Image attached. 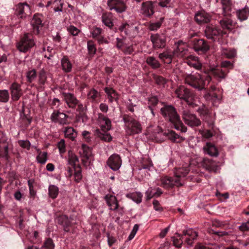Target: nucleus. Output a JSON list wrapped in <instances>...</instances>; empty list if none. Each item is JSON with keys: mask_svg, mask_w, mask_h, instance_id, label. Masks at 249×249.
<instances>
[{"mask_svg": "<svg viewBox=\"0 0 249 249\" xmlns=\"http://www.w3.org/2000/svg\"><path fill=\"white\" fill-rule=\"evenodd\" d=\"M212 80L211 77L207 74H188L185 77V82L198 91H204V98L208 101H214L218 99L215 93H211L210 90L207 89L206 87Z\"/></svg>", "mask_w": 249, "mask_h": 249, "instance_id": "1", "label": "nucleus"}, {"mask_svg": "<svg viewBox=\"0 0 249 249\" xmlns=\"http://www.w3.org/2000/svg\"><path fill=\"white\" fill-rule=\"evenodd\" d=\"M160 111L165 119L169 121L176 129L180 130L181 132L187 131V127L182 123L179 116L173 106H165L160 109Z\"/></svg>", "mask_w": 249, "mask_h": 249, "instance_id": "2", "label": "nucleus"}, {"mask_svg": "<svg viewBox=\"0 0 249 249\" xmlns=\"http://www.w3.org/2000/svg\"><path fill=\"white\" fill-rule=\"evenodd\" d=\"M97 115V120L101 124V129L96 130L95 135L101 140L109 142L112 140V137L107 131L111 129V121L103 113H99Z\"/></svg>", "mask_w": 249, "mask_h": 249, "instance_id": "3", "label": "nucleus"}, {"mask_svg": "<svg viewBox=\"0 0 249 249\" xmlns=\"http://www.w3.org/2000/svg\"><path fill=\"white\" fill-rule=\"evenodd\" d=\"M123 121L125 123V130L127 134L131 135L141 132V124L133 117L125 114L123 116Z\"/></svg>", "mask_w": 249, "mask_h": 249, "instance_id": "4", "label": "nucleus"}, {"mask_svg": "<svg viewBox=\"0 0 249 249\" xmlns=\"http://www.w3.org/2000/svg\"><path fill=\"white\" fill-rule=\"evenodd\" d=\"M182 118L185 124L191 127H198L201 124V121L196 115L186 108L183 109Z\"/></svg>", "mask_w": 249, "mask_h": 249, "instance_id": "5", "label": "nucleus"}, {"mask_svg": "<svg viewBox=\"0 0 249 249\" xmlns=\"http://www.w3.org/2000/svg\"><path fill=\"white\" fill-rule=\"evenodd\" d=\"M35 45L33 35L26 33L24 35L20 42L17 45L18 50L21 52L26 53Z\"/></svg>", "mask_w": 249, "mask_h": 249, "instance_id": "6", "label": "nucleus"}, {"mask_svg": "<svg viewBox=\"0 0 249 249\" xmlns=\"http://www.w3.org/2000/svg\"><path fill=\"white\" fill-rule=\"evenodd\" d=\"M150 40L152 42L153 47L155 49H162L166 46L167 37L163 34H152L150 36Z\"/></svg>", "mask_w": 249, "mask_h": 249, "instance_id": "7", "label": "nucleus"}, {"mask_svg": "<svg viewBox=\"0 0 249 249\" xmlns=\"http://www.w3.org/2000/svg\"><path fill=\"white\" fill-rule=\"evenodd\" d=\"M15 15L21 19H25L31 14L30 6L26 2L19 3L15 6Z\"/></svg>", "mask_w": 249, "mask_h": 249, "instance_id": "8", "label": "nucleus"}, {"mask_svg": "<svg viewBox=\"0 0 249 249\" xmlns=\"http://www.w3.org/2000/svg\"><path fill=\"white\" fill-rule=\"evenodd\" d=\"M175 92L177 97L183 100L188 105H192L189 100L192 98L193 94L189 89L184 86H180L176 89Z\"/></svg>", "mask_w": 249, "mask_h": 249, "instance_id": "9", "label": "nucleus"}, {"mask_svg": "<svg viewBox=\"0 0 249 249\" xmlns=\"http://www.w3.org/2000/svg\"><path fill=\"white\" fill-rule=\"evenodd\" d=\"M107 5L109 10H114L118 13H123L127 9L125 3L122 0H107Z\"/></svg>", "mask_w": 249, "mask_h": 249, "instance_id": "10", "label": "nucleus"}, {"mask_svg": "<svg viewBox=\"0 0 249 249\" xmlns=\"http://www.w3.org/2000/svg\"><path fill=\"white\" fill-rule=\"evenodd\" d=\"M56 220L58 223L63 227L64 230L66 232H69L71 231V228L73 227V225L75 224V222H73V220L72 217L68 218L66 215H61L58 216Z\"/></svg>", "mask_w": 249, "mask_h": 249, "instance_id": "11", "label": "nucleus"}, {"mask_svg": "<svg viewBox=\"0 0 249 249\" xmlns=\"http://www.w3.org/2000/svg\"><path fill=\"white\" fill-rule=\"evenodd\" d=\"M107 165L112 170H118L122 165V160L120 156L117 154L111 155L107 161Z\"/></svg>", "mask_w": 249, "mask_h": 249, "instance_id": "12", "label": "nucleus"}, {"mask_svg": "<svg viewBox=\"0 0 249 249\" xmlns=\"http://www.w3.org/2000/svg\"><path fill=\"white\" fill-rule=\"evenodd\" d=\"M205 34L208 38L214 40L219 36H222L223 32L214 25H209L206 26Z\"/></svg>", "mask_w": 249, "mask_h": 249, "instance_id": "13", "label": "nucleus"}, {"mask_svg": "<svg viewBox=\"0 0 249 249\" xmlns=\"http://www.w3.org/2000/svg\"><path fill=\"white\" fill-rule=\"evenodd\" d=\"M68 118V115L59 111H54L51 116L53 122L62 125L69 123Z\"/></svg>", "mask_w": 249, "mask_h": 249, "instance_id": "14", "label": "nucleus"}, {"mask_svg": "<svg viewBox=\"0 0 249 249\" xmlns=\"http://www.w3.org/2000/svg\"><path fill=\"white\" fill-rule=\"evenodd\" d=\"M193 48L196 52L205 53L210 49V46L206 41L203 39H195L193 41Z\"/></svg>", "mask_w": 249, "mask_h": 249, "instance_id": "15", "label": "nucleus"}, {"mask_svg": "<svg viewBox=\"0 0 249 249\" xmlns=\"http://www.w3.org/2000/svg\"><path fill=\"white\" fill-rule=\"evenodd\" d=\"M41 17L42 16L40 14H35L31 20V24L33 28V32L35 35L39 34L40 30L43 26Z\"/></svg>", "mask_w": 249, "mask_h": 249, "instance_id": "16", "label": "nucleus"}, {"mask_svg": "<svg viewBox=\"0 0 249 249\" xmlns=\"http://www.w3.org/2000/svg\"><path fill=\"white\" fill-rule=\"evenodd\" d=\"M11 99L15 101L19 99L22 95L20 85L17 83H13L10 87Z\"/></svg>", "mask_w": 249, "mask_h": 249, "instance_id": "17", "label": "nucleus"}, {"mask_svg": "<svg viewBox=\"0 0 249 249\" xmlns=\"http://www.w3.org/2000/svg\"><path fill=\"white\" fill-rule=\"evenodd\" d=\"M141 13L145 17H150L154 14V6L152 1H147L142 4Z\"/></svg>", "mask_w": 249, "mask_h": 249, "instance_id": "18", "label": "nucleus"}, {"mask_svg": "<svg viewBox=\"0 0 249 249\" xmlns=\"http://www.w3.org/2000/svg\"><path fill=\"white\" fill-rule=\"evenodd\" d=\"M162 186L164 188H168L174 186H180L182 185L179 179H173L171 177H164L161 180Z\"/></svg>", "mask_w": 249, "mask_h": 249, "instance_id": "19", "label": "nucleus"}, {"mask_svg": "<svg viewBox=\"0 0 249 249\" xmlns=\"http://www.w3.org/2000/svg\"><path fill=\"white\" fill-rule=\"evenodd\" d=\"M64 100L70 108H75L78 104V100L76 96L71 93H64L63 94Z\"/></svg>", "mask_w": 249, "mask_h": 249, "instance_id": "20", "label": "nucleus"}, {"mask_svg": "<svg viewBox=\"0 0 249 249\" xmlns=\"http://www.w3.org/2000/svg\"><path fill=\"white\" fill-rule=\"evenodd\" d=\"M78 161L77 157L72 152L69 151L68 152V164L71 165V167H68V172L69 177H71L72 175V168H75L76 162Z\"/></svg>", "mask_w": 249, "mask_h": 249, "instance_id": "21", "label": "nucleus"}, {"mask_svg": "<svg viewBox=\"0 0 249 249\" xmlns=\"http://www.w3.org/2000/svg\"><path fill=\"white\" fill-rule=\"evenodd\" d=\"M190 171L189 166L187 164L183 165L181 167L176 168L174 174L176 179H179L181 182V178L186 177Z\"/></svg>", "mask_w": 249, "mask_h": 249, "instance_id": "22", "label": "nucleus"}, {"mask_svg": "<svg viewBox=\"0 0 249 249\" xmlns=\"http://www.w3.org/2000/svg\"><path fill=\"white\" fill-rule=\"evenodd\" d=\"M104 198L110 210L115 211L118 209L119 204L115 196L107 194Z\"/></svg>", "mask_w": 249, "mask_h": 249, "instance_id": "23", "label": "nucleus"}, {"mask_svg": "<svg viewBox=\"0 0 249 249\" xmlns=\"http://www.w3.org/2000/svg\"><path fill=\"white\" fill-rule=\"evenodd\" d=\"M197 111L201 116L204 117V120L208 123L210 127H213L214 124V120L212 118L209 120L210 115L209 114V111L207 107L203 105L201 107H199L197 109Z\"/></svg>", "mask_w": 249, "mask_h": 249, "instance_id": "24", "label": "nucleus"}, {"mask_svg": "<svg viewBox=\"0 0 249 249\" xmlns=\"http://www.w3.org/2000/svg\"><path fill=\"white\" fill-rule=\"evenodd\" d=\"M183 236H187L185 240V242L189 246H192L193 241L198 236L197 233L192 229L184 230L182 232Z\"/></svg>", "mask_w": 249, "mask_h": 249, "instance_id": "25", "label": "nucleus"}, {"mask_svg": "<svg viewBox=\"0 0 249 249\" xmlns=\"http://www.w3.org/2000/svg\"><path fill=\"white\" fill-rule=\"evenodd\" d=\"M9 144L5 138H0V158H4L6 160H8Z\"/></svg>", "mask_w": 249, "mask_h": 249, "instance_id": "26", "label": "nucleus"}, {"mask_svg": "<svg viewBox=\"0 0 249 249\" xmlns=\"http://www.w3.org/2000/svg\"><path fill=\"white\" fill-rule=\"evenodd\" d=\"M195 19L198 24L207 23L210 21L211 17L209 14L201 11L196 14Z\"/></svg>", "mask_w": 249, "mask_h": 249, "instance_id": "27", "label": "nucleus"}, {"mask_svg": "<svg viewBox=\"0 0 249 249\" xmlns=\"http://www.w3.org/2000/svg\"><path fill=\"white\" fill-rule=\"evenodd\" d=\"M203 166L210 172H217L218 170V166L213 160L209 159H204L202 162Z\"/></svg>", "mask_w": 249, "mask_h": 249, "instance_id": "28", "label": "nucleus"}, {"mask_svg": "<svg viewBox=\"0 0 249 249\" xmlns=\"http://www.w3.org/2000/svg\"><path fill=\"white\" fill-rule=\"evenodd\" d=\"M186 63L191 67L196 70H200L202 68V64L198 60V57L192 55L186 57Z\"/></svg>", "mask_w": 249, "mask_h": 249, "instance_id": "29", "label": "nucleus"}, {"mask_svg": "<svg viewBox=\"0 0 249 249\" xmlns=\"http://www.w3.org/2000/svg\"><path fill=\"white\" fill-rule=\"evenodd\" d=\"M104 90L107 95L109 103H112L113 101L117 102L118 101V94L114 89L111 88L106 87Z\"/></svg>", "mask_w": 249, "mask_h": 249, "instance_id": "30", "label": "nucleus"}, {"mask_svg": "<svg viewBox=\"0 0 249 249\" xmlns=\"http://www.w3.org/2000/svg\"><path fill=\"white\" fill-rule=\"evenodd\" d=\"M231 16H223L218 21L221 27L223 30H230L232 26V20L230 18Z\"/></svg>", "mask_w": 249, "mask_h": 249, "instance_id": "31", "label": "nucleus"}, {"mask_svg": "<svg viewBox=\"0 0 249 249\" xmlns=\"http://www.w3.org/2000/svg\"><path fill=\"white\" fill-rule=\"evenodd\" d=\"M222 4L223 16H231L230 13L231 7V4L229 0H221Z\"/></svg>", "mask_w": 249, "mask_h": 249, "instance_id": "32", "label": "nucleus"}, {"mask_svg": "<svg viewBox=\"0 0 249 249\" xmlns=\"http://www.w3.org/2000/svg\"><path fill=\"white\" fill-rule=\"evenodd\" d=\"M174 56H175L174 53V52L167 51L160 53L159 57L164 62L170 64L172 61Z\"/></svg>", "mask_w": 249, "mask_h": 249, "instance_id": "33", "label": "nucleus"}, {"mask_svg": "<svg viewBox=\"0 0 249 249\" xmlns=\"http://www.w3.org/2000/svg\"><path fill=\"white\" fill-rule=\"evenodd\" d=\"M205 153L212 156L216 157L218 155V151L216 147L212 143L207 142L203 147Z\"/></svg>", "mask_w": 249, "mask_h": 249, "instance_id": "34", "label": "nucleus"}, {"mask_svg": "<svg viewBox=\"0 0 249 249\" xmlns=\"http://www.w3.org/2000/svg\"><path fill=\"white\" fill-rule=\"evenodd\" d=\"M103 23L109 28H111L113 26V16L111 13L104 14L102 17Z\"/></svg>", "mask_w": 249, "mask_h": 249, "instance_id": "35", "label": "nucleus"}, {"mask_svg": "<svg viewBox=\"0 0 249 249\" xmlns=\"http://www.w3.org/2000/svg\"><path fill=\"white\" fill-rule=\"evenodd\" d=\"M62 70L65 72H70L71 71L72 64L67 56H64L61 59Z\"/></svg>", "mask_w": 249, "mask_h": 249, "instance_id": "36", "label": "nucleus"}, {"mask_svg": "<svg viewBox=\"0 0 249 249\" xmlns=\"http://www.w3.org/2000/svg\"><path fill=\"white\" fill-rule=\"evenodd\" d=\"M35 148L38 153L36 157L37 161L41 164H45L47 160V153L46 152H41L40 149H37L36 146H35Z\"/></svg>", "mask_w": 249, "mask_h": 249, "instance_id": "37", "label": "nucleus"}, {"mask_svg": "<svg viewBox=\"0 0 249 249\" xmlns=\"http://www.w3.org/2000/svg\"><path fill=\"white\" fill-rule=\"evenodd\" d=\"M65 136L68 138L72 141H74L77 136V133L71 127H66L64 130Z\"/></svg>", "mask_w": 249, "mask_h": 249, "instance_id": "38", "label": "nucleus"}, {"mask_svg": "<svg viewBox=\"0 0 249 249\" xmlns=\"http://www.w3.org/2000/svg\"><path fill=\"white\" fill-rule=\"evenodd\" d=\"M100 96V93L94 89H90L87 93V98L91 102H95Z\"/></svg>", "mask_w": 249, "mask_h": 249, "instance_id": "39", "label": "nucleus"}, {"mask_svg": "<svg viewBox=\"0 0 249 249\" xmlns=\"http://www.w3.org/2000/svg\"><path fill=\"white\" fill-rule=\"evenodd\" d=\"M47 73L44 69L39 71L38 73V84L42 87L47 81Z\"/></svg>", "mask_w": 249, "mask_h": 249, "instance_id": "40", "label": "nucleus"}, {"mask_svg": "<svg viewBox=\"0 0 249 249\" xmlns=\"http://www.w3.org/2000/svg\"><path fill=\"white\" fill-rule=\"evenodd\" d=\"M212 226L216 228L224 229L225 230L230 229V225L227 222L222 221L217 219L213 221Z\"/></svg>", "mask_w": 249, "mask_h": 249, "instance_id": "41", "label": "nucleus"}, {"mask_svg": "<svg viewBox=\"0 0 249 249\" xmlns=\"http://www.w3.org/2000/svg\"><path fill=\"white\" fill-rule=\"evenodd\" d=\"M146 63L152 68L156 69L160 67V62L153 56H148L146 60Z\"/></svg>", "mask_w": 249, "mask_h": 249, "instance_id": "42", "label": "nucleus"}, {"mask_svg": "<svg viewBox=\"0 0 249 249\" xmlns=\"http://www.w3.org/2000/svg\"><path fill=\"white\" fill-rule=\"evenodd\" d=\"M249 14V10L247 8H245L242 10H239L236 12V15L238 18L241 20H245L247 19Z\"/></svg>", "mask_w": 249, "mask_h": 249, "instance_id": "43", "label": "nucleus"}, {"mask_svg": "<svg viewBox=\"0 0 249 249\" xmlns=\"http://www.w3.org/2000/svg\"><path fill=\"white\" fill-rule=\"evenodd\" d=\"M126 196L136 202L140 203L142 202V195L140 192H135L126 195Z\"/></svg>", "mask_w": 249, "mask_h": 249, "instance_id": "44", "label": "nucleus"}, {"mask_svg": "<svg viewBox=\"0 0 249 249\" xmlns=\"http://www.w3.org/2000/svg\"><path fill=\"white\" fill-rule=\"evenodd\" d=\"M26 76L27 82L30 83H32L35 80L37 77V73L36 70L32 69L28 71L26 73Z\"/></svg>", "mask_w": 249, "mask_h": 249, "instance_id": "45", "label": "nucleus"}, {"mask_svg": "<svg viewBox=\"0 0 249 249\" xmlns=\"http://www.w3.org/2000/svg\"><path fill=\"white\" fill-rule=\"evenodd\" d=\"M221 54L227 58H232L236 55V51L234 49L223 48L221 51Z\"/></svg>", "mask_w": 249, "mask_h": 249, "instance_id": "46", "label": "nucleus"}, {"mask_svg": "<svg viewBox=\"0 0 249 249\" xmlns=\"http://www.w3.org/2000/svg\"><path fill=\"white\" fill-rule=\"evenodd\" d=\"M163 20H164V18L162 17L160 18L159 20H158L155 22L150 23V24L148 26L149 29L151 31L157 30L158 29H159L160 27Z\"/></svg>", "mask_w": 249, "mask_h": 249, "instance_id": "47", "label": "nucleus"}, {"mask_svg": "<svg viewBox=\"0 0 249 249\" xmlns=\"http://www.w3.org/2000/svg\"><path fill=\"white\" fill-rule=\"evenodd\" d=\"M59 189L58 188L54 185H50L49 187V196L53 199L55 198L58 194Z\"/></svg>", "mask_w": 249, "mask_h": 249, "instance_id": "48", "label": "nucleus"}, {"mask_svg": "<svg viewBox=\"0 0 249 249\" xmlns=\"http://www.w3.org/2000/svg\"><path fill=\"white\" fill-rule=\"evenodd\" d=\"M187 49L184 46L179 45L174 51V53L175 56L178 57H183L186 54Z\"/></svg>", "mask_w": 249, "mask_h": 249, "instance_id": "49", "label": "nucleus"}, {"mask_svg": "<svg viewBox=\"0 0 249 249\" xmlns=\"http://www.w3.org/2000/svg\"><path fill=\"white\" fill-rule=\"evenodd\" d=\"M87 47L89 53L91 55H93L96 53V48L95 44L92 40H89L87 42Z\"/></svg>", "mask_w": 249, "mask_h": 249, "instance_id": "50", "label": "nucleus"}, {"mask_svg": "<svg viewBox=\"0 0 249 249\" xmlns=\"http://www.w3.org/2000/svg\"><path fill=\"white\" fill-rule=\"evenodd\" d=\"M58 3H60V6L54 7L53 10L55 12L58 11H62L63 3L61 1V0H54L53 1L51 0L48 1L46 7L49 6L52 4H57Z\"/></svg>", "mask_w": 249, "mask_h": 249, "instance_id": "51", "label": "nucleus"}, {"mask_svg": "<svg viewBox=\"0 0 249 249\" xmlns=\"http://www.w3.org/2000/svg\"><path fill=\"white\" fill-rule=\"evenodd\" d=\"M9 99V94L8 91L6 89H0V102L7 103Z\"/></svg>", "mask_w": 249, "mask_h": 249, "instance_id": "52", "label": "nucleus"}, {"mask_svg": "<svg viewBox=\"0 0 249 249\" xmlns=\"http://www.w3.org/2000/svg\"><path fill=\"white\" fill-rule=\"evenodd\" d=\"M152 166V163L151 160L148 158H144L141 162V167L140 169H143L150 170Z\"/></svg>", "mask_w": 249, "mask_h": 249, "instance_id": "53", "label": "nucleus"}, {"mask_svg": "<svg viewBox=\"0 0 249 249\" xmlns=\"http://www.w3.org/2000/svg\"><path fill=\"white\" fill-rule=\"evenodd\" d=\"M154 79L157 85L162 87H164L167 83L166 79L161 76L154 75Z\"/></svg>", "mask_w": 249, "mask_h": 249, "instance_id": "54", "label": "nucleus"}, {"mask_svg": "<svg viewBox=\"0 0 249 249\" xmlns=\"http://www.w3.org/2000/svg\"><path fill=\"white\" fill-rule=\"evenodd\" d=\"M54 244L53 240L51 238H47L44 242L43 245L41 249H53Z\"/></svg>", "mask_w": 249, "mask_h": 249, "instance_id": "55", "label": "nucleus"}, {"mask_svg": "<svg viewBox=\"0 0 249 249\" xmlns=\"http://www.w3.org/2000/svg\"><path fill=\"white\" fill-rule=\"evenodd\" d=\"M212 72L215 76L220 78H225L226 76L225 72L220 69H213Z\"/></svg>", "mask_w": 249, "mask_h": 249, "instance_id": "56", "label": "nucleus"}, {"mask_svg": "<svg viewBox=\"0 0 249 249\" xmlns=\"http://www.w3.org/2000/svg\"><path fill=\"white\" fill-rule=\"evenodd\" d=\"M176 235H177V237H178L179 238L173 237V243L175 246L178 248H180L181 247V246L183 243L182 239L183 236L182 235V234L181 235L179 233H176Z\"/></svg>", "mask_w": 249, "mask_h": 249, "instance_id": "57", "label": "nucleus"}, {"mask_svg": "<svg viewBox=\"0 0 249 249\" xmlns=\"http://www.w3.org/2000/svg\"><path fill=\"white\" fill-rule=\"evenodd\" d=\"M68 32L73 36H76L80 33V30L73 25H70L67 27Z\"/></svg>", "mask_w": 249, "mask_h": 249, "instance_id": "58", "label": "nucleus"}, {"mask_svg": "<svg viewBox=\"0 0 249 249\" xmlns=\"http://www.w3.org/2000/svg\"><path fill=\"white\" fill-rule=\"evenodd\" d=\"M81 149L83 156L86 158L88 159L91 153L89 148L86 144H82L81 145Z\"/></svg>", "mask_w": 249, "mask_h": 249, "instance_id": "59", "label": "nucleus"}, {"mask_svg": "<svg viewBox=\"0 0 249 249\" xmlns=\"http://www.w3.org/2000/svg\"><path fill=\"white\" fill-rule=\"evenodd\" d=\"M78 169H77L76 168L74 169L75 172L74 173V181L76 182H79L81 179H82V174L81 171L79 168V167H78Z\"/></svg>", "mask_w": 249, "mask_h": 249, "instance_id": "60", "label": "nucleus"}, {"mask_svg": "<svg viewBox=\"0 0 249 249\" xmlns=\"http://www.w3.org/2000/svg\"><path fill=\"white\" fill-rule=\"evenodd\" d=\"M57 147L61 154H63L66 152V144L64 140L62 139L58 142Z\"/></svg>", "mask_w": 249, "mask_h": 249, "instance_id": "61", "label": "nucleus"}, {"mask_svg": "<svg viewBox=\"0 0 249 249\" xmlns=\"http://www.w3.org/2000/svg\"><path fill=\"white\" fill-rule=\"evenodd\" d=\"M103 30L99 27H95L93 29L92 32V37L94 38H97L100 36L102 34Z\"/></svg>", "mask_w": 249, "mask_h": 249, "instance_id": "62", "label": "nucleus"}, {"mask_svg": "<svg viewBox=\"0 0 249 249\" xmlns=\"http://www.w3.org/2000/svg\"><path fill=\"white\" fill-rule=\"evenodd\" d=\"M19 145L24 148L29 150L30 148L31 143L29 141L19 140L18 141Z\"/></svg>", "mask_w": 249, "mask_h": 249, "instance_id": "63", "label": "nucleus"}, {"mask_svg": "<svg viewBox=\"0 0 249 249\" xmlns=\"http://www.w3.org/2000/svg\"><path fill=\"white\" fill-rule=\"evenodd\" d=\"M239 229L241 231H249V219L247 222L243 223L241 225L239 226Z\"/></svg>", "mask_w": 249, "mask_h": 249, "instance_id": "64", "label": "nucleus"}]
</instances>
